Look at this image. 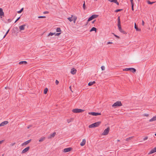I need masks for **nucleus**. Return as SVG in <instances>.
Wrapping results in <instances>:
<instances>
[{
  "label": "nucleus",
  "mask_w": 156,
  "mask_h": 156,
  "mask_svg": "<svg viewBox=\"0 0 156 156\" xmlns=\"http://www.w3.org/2000/svg\"><path fill=\"white\" fill-rule=\"evenodd\" d=\"M8 123V121H5L0 124V127L3 126L7 124Z\"/></svg>",
  "instance_id": "f8f14e48"
},
{
  "label": "nucleus",
  "mask_w": 156,
  "mask_h": 156,
  "mask_svg": "<svg viewBox=\"0 0 156 156\" xmlns=\"http://www.w3.org/2000/svg\"><path fill=\"white\" fill-rule=\"evenodd\" d=\"M45 139V137H42L39 140V141L41 142L43 141Z\"/></svg>",
  "instance_id": "a878e982"
},
{
  "label": "nucleus",
  "mask_w": 156,
  "mask_h": 156,
  "mask_svg": "<svg viewBox=\"0 0 156 156\" xmlns=\"http://www.w3.org/2000/svg\"><path fill=\"white\" fill-rule=\"evenodd\" d=\"M43 13L44 14L48 13V11H45V12H44Z\"/></svg>",
  "instance_id": "09e8293b"
},
{
  "label": "nucleus",
  "mask_w": 156,
  "mask_h": 156,
  "mask_svg": "<svg viewBox=\"0 0 156 156\" xmlns=\"http://www.w3.org/2000/svg\"><path fill=\"white\" fill-rule=\"evenodd\" d=\"M133 0H130V1L131 2V5H132V4H133Z\"/></svg>",
  "instance_id": "de8ad7c7"
},
{
  "label": "nucleus",
  "mask_w": 156,
  "mask_h": 156,
  "mask_svg": "<svg viewBox=\"0 0 156 156\" xmlns=\"http://www.w3.org/2000/svg\"><path fill=\"white\" fill-rule=\"evenodd\" d=\"M15 144V143H12V146H13V145H14Z\"/></svg>",
  "instance_id": "bf43d9fd"
},
{
  "label": "nucleus",
  "mask_w": 156,
  "mask_h": 156,
  "mask_svg": "<svg viewBox=\"0 0 156 156\" xmlns=\"http://www.w3.org/2000/svg\"><path fill=\"white\" fill-rule=\"evenodd\" d=\"M27 63V62L26 61H22L19 62V64L20 65L24 64H26Z\"/></svg>",
  "instance_id": "412c9836"
},
{
  "label": "nucleus",
  "mask_w": 156,
  "mask_h": 156,
  "mask_svg": "<svg viewBox=\"0 0 156 156\" xmlns=\"http://www.w3.org/2000/svg\"><path fill=\"white\" fill-rule=\"evenodd\" d=\"M71 121V120H70L69 119H68L67 120V122L69 123Z\"/></svg>",
  "instance_id": "864d4df0"
},
{
  "label": "nucleus",
  "mask_w": 156,
  "mask_h": 156,
  "mask_svg": "<svg viewBox=\"0 0 156 156\" xmlns=\"http://www.w3.org/2000/svg\"><path fill=\"white\" fill-rule=\"evenodd\" d=\"M144 115L147 117V116H149V115L148 114H145Z\"/></svg>",
  "instance_id": "a18cd8bd"
},
{
  "label": "nucleus",
  "mask_w": 156,
  "mask_h": 156,
  "mask_svg": "<svg viewBox=\"0 0 156 156\" xmlns=\"http://www.w3.org/2000/svg\"><path fill=\"white\" fill-rule=\"evenodd\" d=\"M133 136H131V137H129L128 138H127L126 139V141H128L130 140H131L133 138Z\"/></svg>",
  "instance_id": "c756f323"
},
{
  "label": "nucleus",
  "mask_w": 156,
  "mask_h": 156,
  "mask_svg": "<svg viewBox=\"0 0 156 156\" xmlns=\"http://www.w3.org/2000/svg\"><path fill=\"white\" fill-rule=\"evenodd\" d=\"M76 72V69H74V68H73L71 69V73L73 75L75 74Z\"/></svg>",
  "instance_id": "f3484780"
},
{
  "label": "nucleus",
  "mask_w": 156,
  "mask_h": 156,
  "mask_svg": "<svg viewBox=\"0 0 156 156\" xmlns=\"http://www.w3.org/2000/svg\"><path fill=\"white\" fill-rule=\"evenodd\" d=\"M156 120V116L153 117L152 118L149 120L150 122H152Z\"/></svg>",
  "instance_id": "393cba45"
},
{
  "label": "nucleus",
  "mask_w": 156,
  "mask_h": 156,
  "mask_svg": "<svg viewBox=\"0 0 156 156\" xmlns=\"http://www.w3.org/2000/svg\"><path fill=\"white\" fill-rule=\"evenodd\" d=\"M71 86H70L69 87V89H70V90L73 92V91H72V90H71Z\"/></svg>",
  "instance_id": "13d9d810"
},
{
  "label": "nucleus",
  "mask_w": 156,
  "mask_h": 156,
  "mask_svg": "<svg viewBox=\"0 0 156 156\" xmlns=\"http://www.w3.org/2000/svg\"><path fill=\"white\" fill-rule=\"evenodd\" d=\"M112 34H113L115 37L117 38L118 39H119L120 38V37L119 36L116 35V34H115L114 33H112Z\"/></svg>",
  "instance_id": "473e14b6"
},
{
  "label": "nucleus",
  "mask_w": 156,
  "mask_h": 156,
  "mask_svg": "<svg viewBox=\"0 0 156 156\" xmlns=\"http://www.w3.org/2000/svg\"><path fill=\"white\" fill-rule=\"evenodd\" d=\"M30 149V147H28L24 149L22 152V153H24Z\"/></svg>",
  "instance_id": "ddd939ff"
},
{
  "label": "nucleus",
  "mask_w": 156,
  "mask_h": 156,
  "mask_svg": "<svg viewBox=\"0 0 156 156\" xmlns=\"http://www.w3.org/2000/svg\"><path fill=\"white\" fill-rule=\"evenodd\" d=\"M154 135H155V136H156V133H155V134Z\"/></svg>",
  "instance_id": "e2e57ef3"
},
{
  "label": "nucleus",
  "mask_w": 156,
  "mask_h": 156,
  "mask_svg": "<svg viewBox=\"0 0 156 156\" xmlns=\"http://www.w3.org/2000/svg\"><path fill=\"white\" fill-rule=\"evenodd\" d=\"M88 114L89 115H90L93 116H97L98 115H101V113L98 112H88Z\"/></svg>",
  "instance_id": "6e6552de"
},
{
  "label": "nucleus",
  "mask_w": 156,
  "mask_h": 156,
  "mask_svg": "<svg viewBox=\"0 0 156 156\" xmlns=\"http://www.w3.org/2000/svg\"><path fill=\"white\" fill-rule=\"evenodd\" d=\"M112 42H110V41L107 42V44H112Z\"/></svg>",
  "instance_id": "49530a36"
},
{
  "label": "nucleus",
  "mask_w": 156,
  "mask_h": 156,
  "mask_svg": "<svg viewBox=\"0 0 156 156\" xmlns=\"http://www.w3.org/2000/svg\"><path fill=\"white\" fill-rule=\"evenodd\" d=\"M118 24H121L120 17L119 16L118 18Z\"/></svg>",
  "instance_id": "7c9ffc66"
},
{
  "label": "nucleus",
  "mask_w": 156,
  "mask_h": 156,
  "mask_svg": "<svg viewBox=\"0 0 156 156\" xmlns=\"http://www.w3.org/2000/svg\"><path fill=\"white\" fill-rule=\"evenodd\" d=\"M9 29L6 32V34H6V35H7V34L9 32Z\"/></svg>",
  "instance_id": "c03bdc74"
},
{
  "label": "nucleus",
  "mask_w": 156,
  "mask_h": 156,
  "mask_svg": "<svg viewBox=\"0 0 156 156\" xmlns=\"http://www.w3.org/2000/svg\"><path fill=\"white\" fill-rule=\"evenodd\" d=\"M56 31L57 32H58V27L56 28Z\"/></svg>",
  "instance_id": "603ef678"
},
{
  "label": "nucleus",
  "mask_w": 156,
  "mask_h": 156,
  "mask_svg": "<svg viewBox=\"0 0 156 156\" xmlns=\"http://www.w3.org/2000/svg\"><path fill=\"white\" fill-rule=\"evenodd\" d=\"M61 31V29L59 27V36L60 35V34H61V33H60V32Z\"/></svg>",
  "instance_id": "3c124183"
},
{
  "label": "nucleus",
  "mask_w": 156,
  "mask_h": 156,
  "mask_svg": "<svg viewBox=\"0 0 156 156\" xmlns=\"http://www.w3.org/2000/svg\"><path fill=\"white\" fill-rule=\"evenodd\" d=\"M97 28L94 27H93L90 30V32H92L93 31H95V32H96L97 31Z\"/></svg>",
  "instance_id": "b1692460"
},
{
  "label": "nucleus",
  "mask_w": 156,
  "mask_h": 156,
  "mask_svg": "<svg viewBox=\"0 0 156 156\" xmlns=\"http://www.w3.org/2000/svg\"><path fill=\"white\" fill-rule=\"evenodd\" d=\"M155 152H156V147L154 148L153 149L151 150L149 153L148 154H151Z\"/></svg>",
  "instance_id": "2eb2a0df"
},
{
  "label": "nucleus",
  "mask_w": 156,
  "mask_h": 156,
  "mask_svg": "<svg viewBox=\"0 0 156 156\" xmlns=\"http://www.w3.org/2000/svg\"><path fill=\"white\" fill-rule=\"evenodd\" d=\"M88 21H87V23H86V25H87L88 24Z\"/></svg>",
  "instance_id": "052dcab7"
},
{
  "label": "nucleus",
  "mask_w": 156,
  "mask_h": 156,
  "mask_svg": "<svg viewBox=\"0 0 156 156\" xmlns=\"http://www.w3.org/2000/svg\"><path fill=\"white\" fill-rule=\"evenodd\" d=\"M96 21V20H93L92 22V23H94L95 22V21Z\"/></svg>",
  "instance_id": "6e6d98bb"
},
{
  "label": "nucleus",
  "mask_w": 156,
  "mask_h": 156,
  "mask_svg": "<svg viewBox=\"0 0 156 156\" xmlns=\"http://www.w3.org/2000/svg\"><path fill=\"white\" fill-rule=\"evenodd\" d=\"M102 70H104L105 69V67L104 66H102L101 67Z\"/></svg>",
  "instance_id": "e433bc0d"
},
{
  "label": "nucleus",
  "mask_w": 156,
  "mask_h": 156,
  "mask_svg": "<svg viewBox=\"0 0 156 156\" xmlns=\"http://www.w3.org/2000/svg\"><path fill=\"white\" fill-rule=\"evenodd\" d=\"M20 17H18L15 21V23H16V22H17L20 19Z\"/></svg>",
  "instance_id": "a19ab883"
},
{
  "label": "nucleus",
  "mask_w": 156,
  "mask_h": 156,
  "mask_svg": "<svg viewBox=\"0 0 156 156\" xmlns=\"http://www.w3.org/2000/svg\"><path fill=\"white\" fill-rule=\"evenodd\" d=\"M55 134L56 133L54 132L53 133L51 134L49 136H48V139H50L53 138L55 136Z\"/></svg>",
  "instance_id": "9d476101"
},
{
  "label": "nucleus",
  "mask_w": 156,
  "mask_h": 156,
  "mask_svg": "<svg viewBox=\"0 0 156 156\" xmlns=\"http://www.w3.org/2000/svg\"><path fill=\"white\" fill-rule=\"evenodd\" d=\"M31 127V125H30V126H28L27 127V128L28 129H29L30 128V127Z\"/></svg>",
  "instance_id": "5fc2aeb1"
},
{
  "label": "nucleus",
  "mask_w": 156,
  "mask_h": 156,
  "mask_svg": "<svg viewBox=\"0 0 156 156\" xmlns=\"http://www.w3.org/2000/svg\"><path fill=\"white\" fill-rule=\"evenodd\" d=\"M54 34H55V36H58V33H57L56 34H55V33H53L50 32L49 33L48 36H52Z\"/></svg>",
  "instance_id": "6ab92c4d"
},
{
  "label": "nucleus",
  "mask_w": 156,
  "mask_h": 156,
  "mask_svg": "<svg viewBox=\"0 0 156 156\" xmlns=\"http://www.w3.org/2000/svg\"><path fill=\"white\" fill-rule=\"evenodd\" d=\"M108 1L111 2H114L117 5H119V3L117 0H108Z\"/></svg>",
  "instance_id": "4468645a"
},
{
  "label": "nucleus",
  "mask_w": 156,
  "mask_h": 156,
  "mask_svg": "<svg viewBox=\"0 0 156 156\" xmlns=\"http://www.w3.org/2000/svg\"><path fill=\"white\" fill-rule=\"evenodd\" d=\"M98 15L94 14L92 15L91 16H90L88 19L87 21L88 22H89L94 18H96L98 17Z\"/></svg>",
  "instance_id": "423d86ee"
},
{
  "label": "nucleus",
  "mask_w": 156,
  "mask_h": 156,
  "mask_svg": "<svg viewBox=\"0 0 156 156\" xmlns=\"http://www.w3.org/2000/svg\"><path fill=\"white\" fill-rule=\"evenodd\" d=\"M7 35H6V34H5V35L3 37V39L5 38V37H6V36Z\"/></svg>",
  "instance_id": "4d7b16f0"
},
{
  "label": "nucleus",
  "mask_w": 156,
  "mask_h": 156,
  "mask_svg": "<svg viewBox=\"0 0 156 156\" xmlns=\"http://www.w3.org/2000/svg\"><path fill=\"white\" fill-rule=\"evenodd\" d=\"M131 6H132V9L133 11L134 10V8H133V6H134V4H132V5H131Z\"/></svg>",
  "instance_id": "ea45409f"
},
{
  "label": "nucleus",
  "mask_w": 156,
  "mask_h": 156,
  "mask_svg": "<svg viewBox=\"0 0 156 156\" xmlns=\"http://www.w3.org/2000/svg\"><path fill=\"white\" fill-rule=\"evenodd\" d=\"M84 111V110L78 108L74 109L72 110V112L75 113H81L83 112Z\"/></svg>",
  "instance_id": "39448f33"
},
{
  "label": "nucleus",
  "mask_w": 156,
  "mask_h": 156,
  "mask_svg": "<svg viewBox=\"0 0 156 156\" xmlns=\"http://www.w3.org/2000/svg\"><path fill=\"white\" fill-rule=\"evenodd\" d=\"M83 8L84 9H86V5H85V4L84 1V3L83 5Z\"/></svg>",
  "instance_id": "c9c22d12"
},
{
  "label": "nucleus",
  "mask_w": 156,
  "mask_h": 156,
  "mask_svg": "<svg viewBox=\"0 0 156 156\" xmlns=\"http://www.w3.org/2000/svg\"><path fill=\"white\" fill-rule=\"evenodd\" d=\"M67 19L70 22H72L73 21L74 23H75L77 19V17L76 16H74L73 15H72L71 17L68 18Z\"/></svg>",
  "instance_id": "7ed1b4c3"
},
{
  "label": "nucleus",
  "mask_w": 156,
  "mask_h": 156,
  "mask_svg": "<svg viewBox=\"0 0 156 156\" xmlns=\"http://www.w3.org/2000/svg\"><path fill=\"white\" fill-rule=\"evenodd\" d=\"M123 70L124 71H130L133 73H135L136 71V69L133 68H126L123 69Z\"/></svg>",
  "instance_id": "20e7f679"
},
{
  "label": "nucleus",
  "mask_w": 156,
  "mask_h": 156,
  "mask_svg": "<svg viewBox=\"0 0 156 156\" xmlns=\"http://www.w3.org/2000/svg\"><path fill=\"white\" fill-rule=\"evenodd\" d=\"M154 2H151L149 1H147V3L151 5L153 4Z\"/></svg>",
  "instance_id": "2f4dec72"
},
{
  "label": "nucleus",
  "mask_w": 156,
  "mask_h": 156,
  "mask_svg": "<svg viewBox=\"0 0 156 156\" xmlns=\"http://www.w3.org/2000/svg\"><path fill=\"white\" fill-rule=\"evenodd\" d=\"M95 83V81H93V82H90L88 84V85L89 86H91L93 85Z\"/></svg>",
  "instance_id": "4be33fe9"
},
{
  "label": "nucleus",
  "mask_w": 156,
  "mask_h": 156,
  "mask_svg": "<svg viewBox=\"0 0 156 156\" xmlns=\"http://www.w3.org/2000/svg\"><path fill=\"white\" fill-rule=\"evenodd\" d=\"M72 149V148L71 147L66 148L64 149L63 152H68L70 151Z\"/></svg>",
  "instance_id": "9b49d317"
},
{
  "label": "nucleus",
  "mask_w": 156,
  "mask_h": 156,
  "mask_svg": "<svg viewBox=\"0 0 156 156\" xmlns=\"http://www.w3.org/2000/svg\"><path fill=\"white\" fill-rule=\"evenodd\" d=\"M2 16H4V14L2 8H0V18H2Z\"/></svg>",
  "instance_id": "1a4fd4ad"
},
{
  "label": "nucleus",
  "mask_w": 156,
  "mask_h": 156,
  "mask_svg": "<svg viewBox=\"0 0 156 156\" xmlns=\"http://www.w3.org/2000/svg\"><path fill=\"white\" fill-rule=\"evenodd\" d=\"M4 141L3 140H2L1 141H0V144H2Z\"/></svg>",
  "instance_id": "8fccbe9b"
},
{
  "label": "nucleus",
  "mask_w": 156,
  "mask_h": 156,
  "mask_svg": "<svg viewBox=\"0 0 156 156\" xmlns=\"http://www.w3.org/2000/svg\"><path fill=\"white\" fill-rule=\"evenodd\" d=\"M25 25H21L19 27V29L20 30H23L24 29V28L25 26Z\"/></svg>",
  "instance_id": "aec40b11"
},
{
  "label": "nucleus",
  "mask_w": 156,
  "mask_h": 156,
  "mask_svg": "<svg viewBox=\"0 0 156 156\" xmlns=\"http://www.w3.org/2000/svg\"><path fill=\"white\" fill-rule=\"evenodd\" d=\"M122 10V9H117L115 11V12H119L121 11Z\"/></svg>",
  "instance_id": "72a5a7b5"
},
{
  "label": "nucleus",
  "mask_w": 156,
  "mask_h": 156,
  "mask_svg": "<svg viewBox=\"0 0 156 156\" xmlns=\"http://www.w3.org/2000/svg\"><path fill=\"white\" fill-rule=\"evenodd\" d=\"M110 130V128L108 127L107 128L105 129L104 132L102 133V135H106L108 134Z\"/></svg>",
  "instance_id": "0eeeda50"
},
{
  "label": "nucleus",
  "mask_w": 156,
  "mask_h": 156,
  "mask_svg": "<svg viewBox=\"0 0 156 156\" xmlns=\"http://www.w3.org/2000/svg\"><path fill=\"white\" fill-rule=\"evenodd\" d=\"M45 18V16H39L38 17L39 18Z\"/></svg>",
  "instance_id": "58836bf2"
},
{
  "label": "nucleus",
  "mask_w": 156,
  "mask_h": 156,
  "mask_svg": "<svg viewBox=\"0 0 156 156\" xmlns=\"http://www.w3.org/2000/svg\"><path fill=\"white\" fill-rule=\"evenodd\" d=\"M31 141V139L28 140H27V141H26L25 142L23 143L22 144V146H23L24 145H26L27 144H29V143Z\"/></svg>",
  "instance_id": "dca6fc26"
},
{
  "label": "nucleus",
  "mask_w": 156,
  "mask_h": 156,
  "mask_svg": "<svg viewBox=\"0 0 156 156\" xmlns=\"http://www.w3.org/2000/svg\"><path fill=\"white\" fill-rule=\"evenodd\" d=\"M144 20H142V24L143 26H144Z\"/></svg>",
  "instance_id": "37998d69"
},
{
  "label": "nucleus",
  "mask_w": 156,
  "mask_h": 156,
  "mask_svg": "<svg viewBox=\"0 0 156 156\" xmlns=\"http://www.w3.org/2000/svg\"><path fill=\"white\" fill-rule=\"evenodd\" d=\"M48 91V89L47 88H46L44 90V93L45 94H47Z\"/></svg>",
  "instance_id": "cd10ccee"
},
{
  "label": "nucleus",
  "mask_w": 156,
  "mask_h": 156,
  "mask_svg": "<svg viewBox=\"0 0 156 156\" xmlns=\"http://www.w3.org/2000/svg\"><path fill=\"white\" fill-rule=\"evenodd\" d=\"M148 136H146L145 137H144V139H143V140H144V141H145V140H147V139H148Z\"/></svg>",
  "instance_id": "4c0bfd02"
},
{
  "label": "nucleus",
  "mask_w": 156,
  "mask_h": 156,
  "mask_svg": "<svg viewBox=\"0 0 156 156\" xmlns=\"http://www.w3.org/2000/svg\"><path fill=\"white\" fill-rule=\"evenodd\" d=\"M55 83L56 85H58V81L57 80H56Z\"/></svg>",
  "instance_id": "79ce46f5"
},
{
  "label": "nucleus",
  "mask_w": 156,
  "mask_h": 156,
  "mask_svg": "<svg viewBox=\"0 0 156 156\" xmlns=\"http://www.w3.org/2000/svg\"><path fill=\"white\" fill-rule=\"evenodd\" d=\"M121 33L124 34H127V33L125 32V31L123 30L122 29L121 30H120L119 31Z\"/></svg>",
  "instance_id": "c85d7f7f"
},
{
  "label": "nucleus",
  "mask_w": 156,
  "mask_h": 156,
  "mask_svg": "<svg viewBox=\"0 0 156 156\" xmlns=\"http://www.w3.org/2000/svg\"><path fill=\"white\" fill-rule=\"evenodd\" d=\"M101 122L100 121H98L95 122L94 123H92L89 126V128H92L95 127H97L98 126L101 124Z\"/></svg>",
  "instance_id": "f257e3e1"
},
{
  "label": "nucleus",
  "mask_w": 156,
  "mask_h": 156,
  "mask_svg": "<svg viewBox=\"0 0 156 156\" xmlns=\"http://www.w3.org/2000/svg\"><path fill=\"white\" fill-rule=\"evenodd\" d=\"M122 105V104L120 101H118L112 105V107L116 108V107L121 106Z\"/></svg>",
  "instance_id": "f03ea898"
},
{
  "label": "nucleus",
  "mask_w": 156,
  "mask_h": 156,
  "mask_svg": "<svg viewBox=\"0 0 156 156\" xmlns=\"http://www.w3.org/2000/svg\"><path fill=\"white\" fill-rule=\"evenodd\" d=\"M86 140L85 139H83V140L80 143V145L81 146H83L86 143Z\"/></svg>",
  "instance_id": "a211bd4d"
},
{
  "label": "nucleus",
  "mask_w": 156,
  "mask_h": 156,
  "mask_svg": "<svg viewBox=\"0 0 156 156\" xmlns=\"http://www.w3.org/2000/svg\"><path fill=\"white\" fill-rule=\"evenodd\" d=\"M118 26L119 30L120 31V30H121L122 29L121 27V24H118Z\"/></svg>",
  "instance_id": "bb28decb"
},
{
  "label": "nucleus",
  "mask_w": 156,
  "mask_h": 156,
  "mask_svg": "<svg viewBox=\"0 0 156 156\" xmlns=\"http://www.w3.org/2000/svg\"><path fill=\"white\" fill-rule=\"evenodd\" d=\"M134 27L136 30L137 31H140V29H139L138 27L136 25V23H135V26Z\"/></svg>",
  "instance_id": "5701e85b"
},
{
  "label": "nucleus",
  "mask_w": 156,
  "mask_h": 156,
  "mask_svg": "<svg viewBox=\"0 0 156 156\" xmlns=\"http://www.w3.org/2000/svg\"><path fill=\"white\" fill-rule=\"evenodd\" d=\"M117 141H118V142H119V141H120V140H117Z\"/></svg>",
  "instance_id": "680f3d73"
},
{
  "label": "nucleus",
  "mask_w": 156,
  "mask_h": 156,
  "mask_svg": "<svg viewBox=\"0 0 156 156\" xmlns=\"http://www.w3.org/2000/svg\"><path fill=\"white\" fill-rule=\"evenodd\" d=\"M23 8H22L20 10L18 11V12H17L18 13H21L22 12V11H23Z\"/></svg>",
  "instance_id": "f704fd0d"
}]
</instances>
